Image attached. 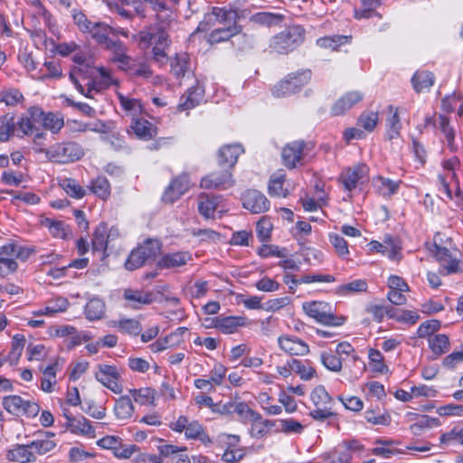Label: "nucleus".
<instances>
[{
    "label": "nucleus",
    "mask_w": 463,
    "mask_h": 463,
    "mask_svg": "<svg viewBox=\"0 0 463 463\" xmlns=\"http://www.w3.org/2000/svg\"><path fill=\"white\" fill-rule=\"evenodd\" d=\"M232 174L228 169L213 172L201 179L200 186L207 190H226L234 185Z\"/></svg>",
    "instance_id": "nucleus-11"
},
{
    "label": "nucleus",
    "mask_w": 463,
    "mask_h": 463,
    "mask_svg": "<svg viewBox=\"0 0 463 463\" xmlns=\"http://www.w3.org/2000/svg\"><path fill=\"white\" fill-rule=\"evenodd\" d=\"M171 69L176 78L184 77L188 70V58L186 54L176 55L171 62Z\"/></svg>",
    "instance_id": "nucleus-58"
},
{
    "label": "nucleus",
    "mask_w": 463,
    "mask_h": 463,
    "mask_svg": "<svg viewBox=\"0 0 463 463\" xmlns=\"http://www.w3.org/2000/svg\"><path fill=\"white\" fill-rule=\"evenodd\" d=\"M42 109L39 107H31L15 123L18 136H34V142L43 139L45 137L43 132L39 131L37 125H40Z\"/></svg>",
    "instance_id": "nucleus-6"
},
{
    "label": "nucleus",
    "mask_w": 463,
    "mask_h": 463,
    "mask_svg": "<svg viewBox=\"0 0 463 463\" xmlns=\"http://www.w3.org/2000/svg\"><path fill=\"white\" fill-rule=\"evenodd\" d=\"M366 312L371 314L377 322H381L385 316L394 317V308L391 306L370 304L366 307Z\"/></svg>",
    "instance_id": "nucleus-47"
},
{
    "label": "nucleus",
    "mask_w": 463,
    "mask_h": 463,
    "mask_svg": "<svg viewBox=\"0 0 463 463\" xmlns=\"http://www.w3.org/2000/svg\"><path fill=\"white\" fill-rule=\"evenodd\" d=\"M243 318L237 317H217L215 328L222 333L229 335L236 331L238 326H241Z\"/></svg>",
    "instance_id": "nucleus-36"
},
{
    "label": "nucleus",
    "mask_w": 463,
    "mask_h": 463,
    "mask_svg": "<svg viewBox=\"0 0 463 463\" xmlns=\"http://www.w3.org/2000/svg\"><path fill=\"white\" fill-rule=\"evenodd\" d=\"M110 32L111 26L104 23H93L86 33H89L97 43L104 48L112 40L109 37Z\"/></svg>",
    "instance_id": "nucleus-29"
},
{
    "label": "nucleus",
    "mask_w": 463,
    "mask_h": 463,
    "mask_svg": "<svg viewBox=\"0 0 463 463\" xmlns=\"http://www.w3.org/2000/svg\"><path fill=\"white\" fill-rule=\"evenodd\" d=\"M6 457L9 460L19 463L35 462V457H33L29 443L15 445L12 449L8 450Z\"/></svg>",
    "instance_id": "nucleus-27"
},
{
    "label": "nucleus",
    "mask_w": 463,
    "mask_h": 463,
    "mask_svg": "<svg viewBox=\"0 0 463 463\" xmlns=\"http://www.w3.org/2000/svg\"><path fill=\"white\" fill-rule=\"evenodd\" d=\"M286 181V173L283 169H279L273 173L269 180L268 193L273 197H287L288 189L284 186Z\"/></svg>",
    "instance_id": "nucleus-22"
},
{
    "label": "nucleus",
    "mask_w": 463,
    "mask_h": 463,
    "mask_svg": "<svg viewBox=\"0 0 463 463\" xmlns=\"http://www.w3.org/2000/svg\"><path fill=\"white\" fill-rule=\"evenodd\" d=\"M311 401L316 409L310 411V416L317 420H325L335 415L334 402L324 386L316 387L311 392Z\"/></svg>",
    "instance_id": "nucleus-9"
},
{
    "label": "nucleus",
    "mask_w": 463,
    "mask_h": 463,
    "mask_svg": "<svg viewBox=\"0 0 463 463\" xmlns=\"http://www.w3.org/2000/svg\"><path fill=\"white\" fill-rule=\"evenodd\" d=\"M134 401L140 405L153 403L155 399V392L150 388H140L129 390Z\"/></svg>",
    "instance_id": "nucleus-51"
},
{
    "label": "nucleus",
    "mask_w": 463,
    "mask_h": 463,
    "mask_svg": "<svg viewBox=\"0 0 463 463\" xmlns=\"http://www.w3.org/2000/svg\"><path fill=\"white\" fill-rule=\"evenodd\" d=\"M307 150H310V148H307V144L303 140H297L287 144L282 150L284 165L293 169L298 164L301 165Z\"/></svg>",
    "instance_id": "nucleus-13"
},
{
    "label": "nucleus",
    "mask_w": 463,
    "mask_h": 463,
    "mask_svg": "<svg viewBox=\"0 0 463 463\" xmlns=\"http://www.w3.org/2000/svg\"><path fill=\"white\" fill-rule=\"evenodd\" d=\"M29 444L35 458H37V455L43 456L52 451L57 446V443L48 436L45 438L36 439Z\"/></svg>",
    "instance_id": "nucleus-34"
},
{
    "label": "nucleus",
    "mask_w": 463,
    "mask_h": 463,
    "mask_svg": "<svg viewBox=\"0 0 463 463\" xmlns=\"http://www.w3.org/2000/svg\"><path fill=\"white\" fill-rule=\"evenodd\" d=\"M104 313L105 303L99 298H92L85 306L86 317L90 321L102 318Z\"/></svg>",
    "instance_id": "nucleus-40"
},
{
    "label": "nucleus",
    "mask_w": 463,
    "mask_h": 463,
    "mask_svg": "<svg viewBox=\"0 0 463 463\" xmlns=\"http://www.w3.org/2000/svg\"><path fill=\"white\" fill-rule=\"evenodd\" d=\"M401 183V181L395 182L380 176L377 178L376 186L381 195L383 197H391L398 192Z\"/></svg>",
    "instance_id": "nucleus-43"
},
{
    "label": "nucleus",
    "mask_w": 463,
    "mask_h": 463,
    "mask_svg": "<svg viewBox=\"0 0 463 463\" xmlns=\"http://www.w3.org/2000/svg\"><path fill=\"white\" fill-rule=\"evenodd\" d=\"M233 413H237L243 420H250L251 421H259L261 416L252 411L245 402H235L233 406Z\"/></svg>",
    "instance_id": "nucleus-54"
},
{
    "label": "nucleus",
    "mask_w": 463,
    "mask_h": 463,
    "mask_svg": "<svg viewBox=\"0 0 463 463\" xmlns=\"http://www.w3.org/2000/svg\"><path fill=\"white\" fill-rule=\"evenodd\" d=\"M123 297L128 306L135 309H138L144 305L152 303L154 299V295L151 291L133 288L125 289Z\"/></svg>",
    "instance_id": "nucleus-21"
},
{
    "label": "nucleus",
    "mask_w": 463,
    "mask_h": 463,
    "mask_svg": "<svg viewBox=\"0 0 463 463\" xmlns=\"http://www.w3.org/2000/svg\"><path fill=\"white\" fill-rule=\"evenodd\" d=\"M4 408L14 416L25 415L35 417L40 411V406L33 402L25 401L19 395H9L3 399Z\"/></svg>",
    "instance_id": "nucleus-10"
},
{
    "label": "nucleus",
    "mask_w": 463,
    "mask_h": 463,
    "mask_svg": "<svg viewBox=\"0 0 463 463\" xmlns=\"http://www.w3.org/2000/svg\"><path fill=\"white\" fill-rule=\"evenodd\" d=\"M290 367L293 369V372L298 374L304 381H309L316 375V370L311 366L308 360L300 361L298 359H291Z\"/></svg>",
    "instance_id": "nucleus-35"
},
{
    "label": "nucleus",
    "mask_w": 463,
    "mask_h": 463,
    "mask_svg": "<svg viewBox=\"0 0 463 463\" xmlns=\"http://www.w3.org/2000/svg\"><path fill=\"white\" fill-rule=\"evenodd\" d=\"M243 153L240 144L224 145L217 154L218 165L231 171L237 163L238 157Z\"/></svg>",
    "instance_id": "nucleus-17"
},
{
    "label": "nucleus",
    "mask_w": 463,
    "mask_h": 463,
    "mask_svg": "<svg viewBox=\"0 0 463 463\" xmlns=\"http://www.w3.org/2000/svg\"><path fill=\"white\" fill-rule=\"evenodd\" d=\"M25 344V338L22 335H15L12 340V350L9 353L8 360L11 365L16 364L22 355L23 349Z\"/></svg>",
    "instance_id": "nucleus-50"
},
{
    "label": "nucleus",
    "mask_w": 463,
    "mask_h": 463,
    "mask_svg": "<svg viewBox=\"0 0 463 463\" xmlns=\"http://www.w3.org/2000/svg\"><path fill=\"white\" fill-rule=\"evenodd\" d=\"M301 256L304 258L305 262L309 265L316 266L323 262V253L314 248H304L301 250Z\"/></svg>",
    "instance_id": "nucleus-61"
},
{
    "label": "nucleus",
    "mask_w": 463,
    "mask_h": 463,
    "mask_svg": "<svg viewBox=\"0 0 463 463\" xmlns=\"http://www.w3.org/2000/svg\"><path fill=\"white\" fill-rule=\"evenodd\" d=\"M348 43V36L345 35H331L320 37L317 40V45L324 49L336 50L339 46Z\"/></svg>",
    "instance_id": "nucleus-45"
},
{
    "label": "nucleus",
    "mask_w": 463,
    "mask_h": 463,
    "mask_svg": "<svg viewBox=\"0 0 463 463\" xmlns=\"http://www.w3.org/2000/svg\"><path fill=\"white\" fill-rule=\"evenodd\" d=\"M241 27L238 24L217 27L208 36L211 44L228 41L230 38L240 34Z\"/></svg>",
    "instance_id": "nucleus-26"
},
{
    "label": "nucleus",
    "mask_w": 463,
    "mask_h": 463,
    "mask_svg": "<svg viewBox=\"0 0 463 463\" xmlns=\"http://www.w3.org/2000/svg\"><path fill=\"white\" fill-rule=\"evenodd\" d=\"M431 252L439 263L443 275H450L454 273H463V263L459 257V251L453 248L449 249L446 246H439L436 241L432 245Z\"/></svg>",
    "instance_id": "nucleus-2"
},
{
    "label": "nucleus",
    "mask_w": 463,
    "mask_h": 463,
    "mask_svg": "<svg viewBox=\"0 0 463 463\" xmlns=\"http://www.w3.org/2000/svg\"><path fill=\"white\" fill-rule=\"evenodd\" d=\"M438 181L440 186L439 190L449 200L453 199V194L456 197H461L462 192L457 172L440 173Z\"/></svg>",
    "instance_id": "nucleus-16"
},
{
    "label": "nucleus",
    "mask_w": 463,
    "mask_h": 463,
    "mask_svg": "<svg viewBox=\"0 0 463 463\" xmlns=\"http://www.w3.org/2000/svg\"><path fill=\"white\" fill-rule=\"evenodd\" d=\"M104 48L113 53V61L125 65L129 63L130 58L126 54L127 48L121 41L111 40Z\"/></svg>",
    "instance_id": "nucleus-37"
},
{
    "label": "nucleus",
    "mask_w": 463,
    "mask_h": 463,
    "mask_svg": "<svg viewBox=\"0 0 463 463\" xmlns=\"http://www.w3.org/2000/svg\"><path fill=\"white\" fill-rule=\"evenodd\" d=\"M118 98L119 99L120 105L122 109L130 113L132 116H137L141 112V104L138 99H130L128 97L124 96L121 93L118 94Z\"/></svg>",
    "instance_id": "nucleus-55"
},
{
    "label": "nucleus",
    "mask_w": 463,
    "mask_h": 463,
    "mask_svg": "<svg viewBox=\"0 0 463 463\" xmlns=\"http://www.w3.org/2000/svg\"><path fill=\"white\" fill-rule=\"evenodd\" d=\"M1 122L3 126L0 129V141L5 142L17 131V128L15 123L13 122V118H9L8 116L3 118Z\"/></svg>",
    "instance_id": "nucleus-63"
},
{
    "label": "nucleus",
    "mask_w": 463,
    "mask_h": 463,
    "mask_svg": "<svg viewBox=\"0 0 463 463\" xmlns=\"http://www.w3.org/2000/svg\"><path fill=\"white\" fill-rule=\"evenodd\" d=\"M311 79V71L304 70L290 73L288 78L274 86L272 93L275 97L282 98L291 95L300 90Z\"/></svg>",
    "instance_id": "nucleus-8"
},
{
    "label": "nucleus",
    "mask_w": 463,
    "mask_h": 463,
    "mask_svg": "<svg viewBox=\"0 0 463 463\" xmlns=\"http://www.w3.org/2000/svg\"><path fill=\"white\" fill-rule=\"evenodd\" d=\"M322 364L329 371L338 373L342 369V361L338 355L324 352L320 355Z\"/></svg>",
    "instance_id": "nucleus-56"
},
{
    "label": "nucleus",
    "mask_w": 463,
    "mask_h": 463,
    "mask_svg": "<svg viewBox=\"0 0 463 463\" xmlns=\"http://www.w3.org/2000/svg\"><path fill=\"white\" fill-rule=\"evenodd\" d=\"M106 233L107 225L105 223H100L96 228L92 238V250L101 252L103 257L108 256L109 254L108 251L111 250L107 240Z\"/></svg>",
    "instance_id": "nucleus-28"
},
{
    "label": "nucleus",
    "mask_w": 463,
    "mask_h": 463,
    "mask_svg": "<svg viewBox=\"0 0 463 463\" xmlns=\"http://www.w3.org/2000/svg\"><path fill=\"white\" fill-rule=\"evenodd\" d=\"M192 260V255L188 251H175L165 253L158 260L156 266L159 269H172L184 266Z\"/></svg>",
    "instance_id": "nucleus-20"
},
{
    "label": "nucleus",
    "mask_w": 463,
    "mask_h": 463,
    "mask_svg": "<svg viewBox=\"0 0 463 463\" xmlns=\"http://www.w3.org/2000/svg\"><path fill=\"white\" fill-rule=\"evenodd\" d=\"M440 328V322L436 319L427 320L420 324L417 330V335L420 338L430 336Z\"/></svg>",
    "instance_id": "nucleus-60"
},
{
    "label": "nucleus",
    "mask_w": 463,
    "mask_h": 463,
    "mask_svg": "<svg viewBox=\"0 0 463 463\" xmlns=\"http://www.w3.org/2000/svg\"><path fill=\"white\" fill-rule=\"evenodd\" d=\"M367 175L368 167L365 165H356L344 171L338 181L345 191L351 193L359 184L367 180ZM348 197H351V194H348Z\"/></svg>",
    "instance_id": "nucleus-12"
},
{
    "label": "nucleus",
    "mask_w": 463,
    "mask_h": 463,
    "mask_svg": "<svg viewBox=\"0 0 463 463\" xmlns=\"http://www.w3.org/2000/svg\"><path fill=\"white\" fill-rule=\"evenodd\" d=\"M238 20L239 14L236 10L213 7L212 12L207 14L204 19L199 24L197 30L206 32L217 24L222 26L234 25L237 24Z\"/></svg>",
    "instance_id": "nucleus-7"
},
{
    "label": "nucleus",
    "mask_w": 463,
    "mask_h": 463,
    "mask_svg": "<svg viewBox=\"0 0 463 463\" xmlns=\"http://www.w3.org/2000/svg\"><path fill=\"white\" fill-rule=\"evenodd\" d=\"M114 326L118 327V331L131 335H137L142 330L141 324L138 320L134 318H123L114 322Z\"/></svg>",
    "instance_id": "nucleus-42"
},
{
    "label": "nucleus",
    "mask_w": 463,
    "mask_h": 463,
    "mask_svg": "<svg viewBox=\"0 0 463 463\" xmlns=\"http://www.w3.org/2000/svg\"><path fill=\"white\" fill-rule=\"evenodd\" d=\"M378 113L374 111H364L358 118V125L367 131H373L378 122Z\"/></svg>",
    "instance_id": "nucleus-59"
},
{
    "label": "nucleus",
    "mask_w": 463,
    "mask_h": 463,
    "mask_svg": "<svg viewBox=\"0 0 463 463\" xmlns=\"http://www.w3.org/2000/svg\"><path fill=\"white\" fill-rule=\"evenodd\" d=\"M390 113L392 114L387 119V137L389 139H393L399 137L400 130L402 128L398 109H394L393 106L388 107Z\"/></svg>",
    "instance_id": "nucleus-41"
},
{
    "label": "nucleus",
    "mask_w": 463,
    "mask_h": 463,
    "mask_svg": "<svg viewBox=\"0 0 463 463\" xmlns=\"http://www.w3.org/2000/svg\"><path fill=\"white\" fill-rule=\"evenodd\" d=\"M253 20L255 23L267 25V26H272V25H278L281 24L284 20V15L280 14H274V13H269V12H261L258 13L253 16Z\"/></svg>",
    "instance_id": "nucleus-49"
},
{
    "label": "nucleus",
    "mask_w": 463,
    "mask_h": 463,
    "mask_svg": "<svg viewBox=\"0 0 463 463\" xmlns=\"http://www.w3.org/2000/svg\"><path fill=\"white\" fill-rule=\"evenodd\" d=\"M69 307V302L65 298H57L48 302L46 307L34 312L39 316H53L56 313L64 312Z\"/></svg>",
    "instance_id": "nucleus-39"
},
{
    "label": "nucleus",
    "mask_w": 463,
    "mask_h": 463,
    "mask_svg": "<svg viewBox=\"0 0 463 463\" xmlns=\"http://www.w3.org/2000/svg\"><path fill=\"white\" fill-rule=\"evenodd\" d=\"M429 345L436 355H441L449 350V339L445 334H439L429 339Z\"/></svg>",
    "instance_id": "nucleus-44"
},
{
    "label": "nucleus",
    "mask_w": 463,
    "mask_h": 463,
    "mask_svg": "<svg viewBox=\"0 0 463 463\" xmlns=\"http://www.w3.org/2000/svg\"><path fill=\"white\" fill-rule=\"evenodd\" d=\"M91 78L92 76H89L88 71L83 69H74L70 72V80L80 93H84L85 83Z\"/></svg>",
    "instance_id": "nucleus-52"
},
{
    "label": "nucleus",
    "mask_w": 463,
    "mask_h": 463,
    "mask_svg": "<svg viewBox=\"0 0 463 463\" xmlns=\"http://www.w3.org/2000/svg\"><path fill=\"white\" fill-rule=\"evenodd\" d=\"M40 125L52 133H58L63 127V118L59 115L52 112L45 113L42 109V116L40 118Z\"/></svg>",
    "instance_id": "nucleus-33"
},
{
    "label": "nucleus",
    "mask_w": 463,
    "mask_h": 463,
    "mask_svg": "<svg viewBox=\"0 0 463 463\" xmlns=\"http://www.w3.org/2000/svg\"><path fill=\"white\" fill-rule=\"evenodd\" d=\"M305 39V29L293 25L276 34L270 41V48L278 53H288L299 46Z\"/></svg>",
    "instance_id": "nucleus-1"
},
{
    "label": "nucleus",
    "mask_w": 463,
    "mask_h": 463,
    "mask_svg": "<svg viewBox=\"0 0 463 463\" xmlns=\"http://www.w3.org/2000/svg\"><path fill=\"white\" fill-rule=\"evenodd\" d=\"M279 347L290 355H306L309 353L307 344L293 335H281L278 338Z\"/></svg>",
    "instance_id": "nucleus-19"
},
{
    "label": "nucleus",
    "mask_w": 463,
    "mask_h": 463,
    "mask_svg": "<svg viewBox=\"0 0 463 463\" xmlns=\"http://www.w3.org/2000/svg\"><path fill=\"white\" fill-rule=\"evenodd\" d=\"M222 201V195L202 194L199 197L198 210L205 218H213Z\"/></svg>",
    "instance_id": "nucleus-23"
},
{
    "label": "nucleus",
    "mask_w": 463,
    "mask_h": 463,
    "mask_svg": "<svg viewBox=\"0 0 463 463\" xmlns=\"http://www.w3.org/2000/svg\"><path fill=\"white\" fill-rule=\"evenodd\" d=\"M204 90L199 85L188 89L186 93L181 98L178 105L182 110L191 109L200 104L203 99Z\"/></svg>",
    "instance_id": "nucleus-25"
},
{
    "label": "nucleus",
    "mask_w": 463,
    "mask_h": 463,
    "mask_svg": "<svg viewBox=\"0 0 463 463\" xmlns=\"http://www.w3.org/2000/svg\"><path fill=\"white\" fill-rule=\"evenodd\" d=\"M46 156L52 162L67 164L81 158L83 149L76 142L60 143L45 150Z\"/></svg>",
    "instance_id": "nucleus-5"
},
{
    "label": "nucleus",
    "mask_w": 463,
    "mask_h": 463,
    "mask_svg": "<svg viewBox=\"0 0 463 463\" xmlns=\"http://www.w3.org/2000/svg\"><path fill=\"white\" fill-rule=\"evenodd\" d=\"M303 309L307 316L326 326H339L345 323V317H335L332 312L331 306L323 301L304 303Z\"/></svg>",
    "instance_id": "nucleus-4"
},
{
    "label": "nucleus",
    "mask_w": 463,
    "mask_h": 463,
    "mask_svg": "<svg viewBox=\"0 0 463 463\" xmlns=\"http://www.w3.org/2000/svg\"><path fill=\"white\" fill-rule=\"evenodd\" d=\"M364 95L359 91H350L342 96L332 107V113L335 116L344 114L345 111L353 108L356 103L360 102Z\"/></svg>",
    "instance_id": "nucleus-24"
},
{
    "label": "nucleus",
    "mask_w": 463,
    "mask_h": 463,
    "mask_svg": "<svg viewBox=\"0 0 463 463\" xmlns=\"http://www.w3.org/2000/svg\"><path fill=\"white\" fill-rule=\"evenodd\" d=\"M435 77L432 72L427 71H416L411 79L413 89L417 92L430 89L434 84Z\"/></svg>",
    "instance_id": "nucleus-32"
},
{
    "label": "nucleus",
    "mask_w": 463,
    "mask_h": 463,
    "mask_svg": "<svg viewBox=\"0 0 463 463\" xmlns=\"http://www.w3.org/2000/svg\"><path fill=\"white\" fill-rule=\"evenodd\" d=\"M96 379L114 393H121L123 388L118 383L120 373L116 366L109 364H99V371L95 374Z\"/></svg>",
    "instance_id": "nucleus-14"
},
{
    "label": "nucleus",
    "mask_w": 463,
    "mask_h": 463,
    "mask_svg": "<svg viewBox=\"0 0 463 463\" xmlns=\"http://www.w3.org/2000/svg\"><path fill=\"white\" fill-rule=\"evenodd\" d=\"M242 205L252 213H261L269 209V201L258 190H248L241 197Z\"/></svg>",
    "instance_id": "nucleus-15"
},
{
    "label": "nucleus",
    "mask_w": 463,
    "mask_h": 463,
    "mask_svg": "<svg viewBox=\"0 0 463 463\" xmlns=\"http://www.w3.org/2000/svg\"><path fill=\"white\" fill-rule=\"evenodd\" d=\"M335 352L338 355L352 354L354 365L360 370L361 373L364 370L365 365L364 362L357 355L353 354L354 349L348 342H342L338 344Z\"/></svg>",
    "instance_id": "nucleus-57"
},
{
    "label": "nucleus",
    "mask_w": 463,
    "mask_h": 463,
    "mask_svg": "<svg viewBox=\"0 0 463 463\" xmlns=\"http://www.w3.org/2000/svg\"><path fill=\"white\" fill-rule=\"evenodd\" d=\"M61 185L71 197L80 199L86 194L84 188L81 187L75 179L65 178L62 180Z\"/></svg>",
    "instance_id": "nucleus-53"
},
{
    "label": "nucleus",
    "mask_w": 463,
    "mask_h": 463,
    "mask_svg": "<svg viewBox=\"0 0 463 463\" xmlns=\"http://www.w3.org/2000/svg\"><path fill=\"white\" fill-rule=\"evenodd\" d=\"M189 178L185 175L174 179L163 194V202L173 203L189 189Z\"/></svg>",
    "instance_id": "nucleus-18"
},
{
    "label": "nucleus",
    "mask_w": 463,
    "mask_h": 463,
    "mask_svg": "<svg viewBox=\"0 0 463 463\" xmlns=\"http://www.w3.org/2000/svg\"><path fill=\"white\" fill-rule=\"evenodd\" d=\"M365 420L375 425H387L390 422V416L381 412L380 410H368L364 413Z\"/></svg>",
    "instance_id": "nucleus-62"
},
{
    "label": "nucleus",
    "mask_w": 463,
    "mask_h": 463,
    "mask_svg": "<svg viewBox=\"0 0 463 463\" xmlns=\"http://www.w3.org/2000/svg\"><path fill=\"white\" fill-rule=\"evenodd\" d=\"M161 250L158 240L148 239L142 245L134 249L125 262L128 270L141 268L147 260H154Z\"/></svg>",
    "instance_id": "nucleus-3"
},
{
    "label": "nucleus",
    "mask_w": 463,
    "mask_h": 463,
    "mask_svg": "<svg viewBox=\"0 0 463 463\" xmlns=\"http://www.w3.org/2000/svg\"><path fill=\"white\" fill-rule=\"evenodd\" d=\"M158 26L150 25L141 30L134 38L138 41L139 47L143 50L148 49L154 41L155 33Z\"/></svg>",
    "instance_id": "nucleus-46"
},
{
    "label": "nucleus",
    "mask_w": 463,
    "mask_h": 463,
    "mask_svg": "<svg viewBox=\"0 0 463 463\" xmlns=\"http://www.w3.org/2000/svg\"><path fill=\"white\" fill-rule=\"evenodd\" d=\"M90 191L105 200L110 194V185L106 177L99 176L91 182Z\"/></svg>",
    "instance_id": "nucleus-48"
},
{
    "label": "nucleus",
    "mask_w": 463,
    "mask_h": 463,
    "mask_svg": "<svg viewBox=\"0 0 463 463\" xmlns=\"http://www.w3.org/2000/svg\"><path fill=\"white\" fill-rule=\"evenodd\" d=\"M68 429L76 434L87 435L90 437L95 436V430L91 426L90 421L85 417L75 418L71 423H68Z\"/></svg>",
    "instance_id": "nucleus-38"
},
{
    "label": "nucleus",
    "mask_w": 463,
    "mask_h": 463,
    "mask_svg": "<svg viewBox=\"0 0 463 463\" xmlns=\"http://www.w3.org/2000/svg\"><path fill=\"white\" fill-rule=\"evenodd\" d=\"M134 411L135 408L129 396L124 395L116 401L114 413L118 420H127L130 419Z\"/></svg>",
    "instance_id": "nucleus-31"
},
{
    "label": "nucleus",
    "mask_w": 463,
    "mask_h": 463,
    "mask_svg": "<svg viewBox=\"0 0 463 463\" xmlns=\"http://www.w3.org/2000/svg\"><path fill=\"white\" fill-rule=\"evenodd\" d=\"M131 128L137 137L145 140L151 139L157 134L156 128L154 127L152 123L143 118H133Z\"/></svg>",
    "instance_id": "nucleus-30"
},
{
    "label": "nucleus",
    "mask_w": 463,
    "mask_h": 463,
    "mask_svg": "<svg viewBox=\"0 0 463 463\" xmlns=\"http://www.w3.org/2000/svg\"><path fill=\"white\" fill-rule=\"evenodd\" d=\"M329 241L340 257H345L349 254L348 244L346 241L339 234H329Z\"/></svg>",
    "instance_id": "nucleus-64"
}]
</instances>
